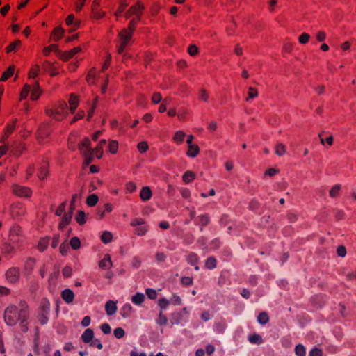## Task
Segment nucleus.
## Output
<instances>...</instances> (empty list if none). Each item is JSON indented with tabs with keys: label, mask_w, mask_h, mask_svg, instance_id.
Returning a JSON list of instances; mask_svg holds the SVG:
<instances>
[{
	"label": "nucleus",
	"mask_w": 356,
	"mask_h": 356,
	"mask_svg": "<svg viewBox=\"0 0 356 356\" xmlns=\"http://www.w3.org/2000/svg\"><path fill=\"white\" fill-rule=\"evenodd\" d=\"M136 24V20L135 19H132L129 24V28L122 29L119 33L120 42L117 44V51L118 55H122L123 57H124V49L128 45L129 41L131 39L132 33L135 29Z\"/></svg>",
	"instance_id": "f03ea898"
},
{
	"label": "nucleus",
	"mask_w": 356,
	"mask_h": 356,
	"mask_svg": "<svg viewBox=\"0 0 356 356\" xmlns=\"http://www.w3.org/2000/svg\"><path fill=\"white\" fill-rule=\"evenodd\" d=\"M156 322L159 325H166L168 323V318L167 317L163 314V312H160L159 316L157 319L156 320Z\"/></svg>",
	"instance_id": "4c0bfd02"
},
{
	"label": "nucleus",
	"mask_w": 356,
	"mask_h": 356,
	"mask_svg": "<svg viewBox=\"0 0 356 356\" xmlns=\"http://www.w3.org/2000/svg\"><path fill=\"white\" fill-rule=\"evenodd\" d=\"M148 144L147 142L142 141L138 144V149L140 152L144 153L148 149Z\"/></svg>",
	"instance_id": "13d9d810"
},
{
	"label": "nucleus",
	"mask_w": 356,
	"mask_h": 356,
	"mask_svg": "<svg viewBox=\"0 0 356 356\" xmlns=\"http://www.w3.org/2000/svg\"><path fill=\"white\" fill-rule=\"evenodd\" d=\"M54 40L56 41H58L60 40L64 33V30L60 27H56L54 30Z\"/></svg>",
	"instance_id": "37998d69"
},
{
	"label": "nucleus",
	"mask_w": 356,
	"mask_h": 356,
	"mask_svg": "<svg viewBox=\"0 0 356 356\" xmlns=\"http://www.w3.org/2000/svg\"><path fill=\"white\" fill-rule=\"evenodd\" d=\"M118 148V142L115 140H112L110 142L108 145L109 152L112 154H115L117 152Z\"/></svg>",
	"instance_id": "de8ad7c7"
},
{
	"label": "nucleus",
	"mask_w": 356,
	"mask_h": 356,
	"mask_svg": "<svg viewBox=\"0 0 356 356\" xmlns=\"http://www.w3.org/2000/svg\"><path fill=\"white\" fill-rule=\"evenodd\" d=\"M48 169L47 166L44 165L40 168L39 172L38 173V177L40 179H45L48 175Z\"/></svg>",
	"instance_id": "473e14b6"
},
{
	"label": "nucleus",
	"mask_w": 356,
	"mask_h": 356,
	"mask_svg": "<svg viewBox=\"0 0 356 356\" xmlns=\"http://www.w3.org/2000/svg\"><path fill=\"white\" fill-rule=\"evenodd\" d=\"M132 309V307L131 304L126 303L123 305L121 309L120 314L123 318H127L129 316L131 311Z\"/></svg>",
	"instance_id": "aec40b11"
},
{
	"label": "nucleus",
	"mask_w": 356,
	"mask_h": 356,
	"mask_svg": "<svg viewBox=\"0 0 356 356\" xmlns=\"http://www.w3.org/2000/svg\"><path fill=\"white\" fill-rule=\"evenodd\" d=\"M170 302L165 298H163L159 300L158 305L162 309H165L170 305Z\"/></svg>",
	"instance_id": "6e6d98bb"
},
{
	"label": "nucleus",
	"mask_w": 356,
	"mask_h": 356,
	"mask_svg": "<svg viewBox=\"0 0 356 356\" xmlns=\"http://www.w3.org/2000/svg\"><path fill=\"white\" fill-rule=\"evenodd\" d=\"M248 340L251 343L260 344L262 342L261 337L257 334L250 335Z\"/></svg>",
	"instance_id": "f704fd0d"
},
{
	"label": "nucleus",
	"mask_w": 356,
	"mask_h": 356,
	"mask_svg": "<svg viewBox=\"0 0 356 356\" xmlns=\"http://www.w3.org/2000/svg\"><path fill=\"white\" fill-rule=\"evenodd\" d=\"M25 213L24 209L21 204H16L11 207V214L14 218L23 216Z\"/></svg>",
	"instance_id": "0eeeda50"
},
{
	"label": "nucleus",
	"mask_w": 356,
	"mask_h": 356,
	"mask_svg": "<svg viewBox=\"0 0 356 356\" xmlns=\"http://www.w3.org/2000/svg\"><path fill=\"white\" fill-rule=\"evenodd\" d=\"M21 232V228L18 225H13L10 229V241L13 243L18 242Z\"/></svg>",
	"instance_id": "39448f33"
},
{
	"label": "nucleus",
	"mask_w": 356,
	"mask_h": 356,
	"mask_svg": "<svg viewBox=\"0 0 356 356\" xmlns=\"http://www.w3.org/2000/svg\"><path fill=\"white\" fill-rule=\"evenodd\" d=\"M99 200V197L95 194L90 195L86 199V204L89 207H94Z\"/></svg>",
	"instance_id": "4be33fe9"
},
{
	"label": "nucleus",
	"mask_w": 356,
	"mask_h": 356,
	"mask_svg": "<svg viewBox=\"0 0 356 356\" xmlns=\"http://www.w3.org/2000/svg\"><path fill=\"white\" fill-rule=\"evenodd\" d=\"M337 253L339 257H344L346 255V247L343 245L338 246Z\"/></svg>",
	"instance_id": "052dcab7"
},
{
	"label": "nucleus",
	"mask_w": 356,
	"mask_h": 356,
	"mask_svg": "<svg viewBox=\"0 0 356 356\" xmlns=\"http://www.w3.org/2000/svg\"><path fill=\"white\" fill-rule=\"evenodd\" d=\"M188 52L191 56H194L197 54L198 48L196 45L191 44L188 48Z\"/></svg>",
	"instance_id": "0e129e2a"
},
{
	"label": "nucleus",
	"mask_w": 356,
	"mask_h": 356,
	"mask_svg": "<svg viewBox=\"0 0 356 356\" xmlns=\"http://www.w3.org/2000/svg\"><path fill=\"white\" fill-rule=\"evenodd\" d=\"M152 193L149 186H143L140 193V199L143 201H148L152 197Z\"/></svg>",
	"instance_id": "9b49d317"
},
{
	"label": "nucleus",
	"mask_w": 356,
	"mask_h": 356,
	"mask_svg": "<svg viewBox=\"0 0 356 356\" xmlns=\"http://www.w3.org/2000/svg\"><path fill=\"white\" fill-rule=\"evenodd\" d=\"M46 113L49 116L54 118L56 120H60V118L56 116V115H60V111H54L53 109H47L46 111Z\"/></svg>",
	"instance_id": "bf43d9fd"
},
{
	"label": "nucleus",
	"mask_w": 356,
	"mask_h": 356,
	"mask_svg": "<svg viewBox=\"0 0 356 356\" xmlns=\"http://www.w3.org/2000/svg\"><path fill=\"white\" fill-rule=\"evenodd\" d=\"M114 335L117 339H121L124 337L125 332L124 330L121 327H118L114 330Z\"/></svg>",
	"instance_id": "4d7b16f0"
},
{
	"label": "nucleus",
	"mask_w": 356,
	"mask_h": 356,
	"mask_svg": "<svg viewBox=\"0 0 356 356\" xmlns=\"http://www.w3.org/2000/svg\"><path fill=\"white\" fill-rule=\"evenodd\" d=\"M106 140H101L95 149H92V152L94 153V154L96 155L97 159L102 158L103 155V147L106 144Z\"/></svg>",
	"instance_id": "ddd939ff"
},
{
	"label": "nucleus",
	"mask_w": 356,
	"mask_h": 356,
	"mask_svg": "<svg viewBox=\"0 0 356 356\" xmlns=\"http://www.w3.org/2000/svg\"><path fill=\"white\" fill-rule=\"evenodd\" d=\"M112 234L108 231L104 232L101 236V240L105 244L110 243L112 241Z\"/></svg>",
	"instance_id": "bb28decb"
},
{
	"label": "nucleus",
	"mask_w": 356,
	"mask_h": 356,
	"mask_svg": "<svg viewBox=\"0 0 356 356\" xmlns=\"http://www.w3.org/2000/svg\"><path fill=\"white\" fill-rule=\"evenodd\" d=\"M58 46L56 44H52L49 47H47L44 49L43 53L45 56H48L51 51H54L58 54Z\"/></svg>",
	"instance_id": "c03bdc74"
},
{
	"label": "nucleus",
	"mask_w": 356,
	"mask_h": 356,
	"mask_svg": "<svg viewBox=\"0 0 356 356\" xmlns=\"http://www.w3.org/2000/svg\"><path fill=\"white\" fill-rule=\"evenodd\" d=\"M29 309L27 303L20 300L18 305H10L4 311V321L9 326H13L19 322L23 332L28 331V318Z\"/></svg>",
	"instance_id": "f257e3e1"
},
{
	"label": "nucleus",
	"mask_w": 356,
	"mask_h": 356,
	"mask_svg": "<svg viewBox=\"0 0 356 356\" xmlns=\"http://www.w3.org/2000/svg\"><path fill=\"white\" fill-rule=\"evenodd\" d=\"M341 189V185L340 184H335L330 191V196L331 197H335L337 196V195L339 193V191Z\"/></svg>",
	"instance_id": "a18cd8bd"
},
{
	"label": "nucleus",
	"mask_w": 356,
	"mask_h": 356,
	"mask_svg": "<svg viewBox=\"0 0 356 356\" xmlns=\"http://www.w3.org/2000/svg\"><path fill=\"white\" fill-rule=\"evenodd\" d=\"M70 246L73 250H78L81 246L80 239L76 237H72L70 241Z\"/></svg>",
	"instance_id": "c9c22d12"
},
{
	"label": "nucleus",
	"mask_w": 356,
	"mask_h": 356,
	"mask_svg": "<svg viewBox=\"0 0 356 356\" xmlns=\"http://www.w3.org/2000/svg\"><path fill=\"white\" fill-rule=\"evenodd\" d=\"M66 204H67L66 202H63V203H61L59 205V207L57 208V209L56 211V216H61L64 213L65 210Z\"/></svg>",
	"instance_id": "5fc2aeb1"
},
{
	"label": "nucleus",
	"mask_w": 356,
	"mask_h": 356,
	"mask_svg": "<svg viewBox=\"0 0 356 356\" xmlns=\"http://www.w3.org/2000/svg\"><path fill=\"white\" fill-rule=\"evenodd\" d=\"M100 5L99 0H94L92 6V10L93 13L94 17L97 19L102 18L104 16V13L102 12L99 10V6Z\"/></svg>",
	"instance_id": "6e6552de"
},
{
	"label": "nucleus",
	"mask_w": 356,
	"mask_h": 356,
	"mask_svg": "<svg viewBox=\"0 0 356 356\" xmlns=\"http://www.w3.org/2000/svg\"><path fill=\"white\" fill-rule=\"evenodd\" d=\"M6 277L7 280L12 283H16L19 279V270L17 268H10L6 271Z\"/></svg>",
	"instance_id": "20e7f679"
},
{
	"label": "nucleus",
	"mask_w": 356,
	"mask_h": 356,
	"mask_svg": "<svg viewBox=\"0 0 356 356\" xmlns=\"http://www.w3.org/2000/svg\"><path fill=\"white\" fill-rule=\"evenodd\" d=\"M2 250L5 253L10 254L14 250V246L9 243H5L2 245Z\"/></svg>",
	"instance_id": "603ef678"
},
{
	"label": "nucleus",
	"mask_w": 356,
	"mask_h": 356,
	"mask_svg": "<svg viewBox=\"0 0 356 356\" xmlns=\"http://www.w3.org/2000/svg\"><path fill=\"white\" fill-rule=\"evenodd\" d=\"M144 10V6L140 3L137 2L136 4L130 7L129 10L133 15H140Z\"/></svg>",
	"instance_id": "f8f14e48"
},
{
	"label": "nucleus",
	"mask_w": 356,
	"mask_h": 356,
	"mask_svg": "<svg viewBox=\"0 0 356 356\" xmlns=\"http://www.w3.org/2000/svg\"><path fill=\"white\" fill-rule=\"evenodd\" d=\"M81 197V195L78 194H74L72 198V200L70 202V212H72V214H73V211L75 209V202L77 199Z\"/></svg>",
	"instance_id": "09e8293b"
},
{
	"label": "nucleus",
	"mask_w": 356,
	"mask_h": 356,
	"mask_svg": "<svg viewBox=\"0 0 356 356\" xmlns=\"http://www.w3.org/2000/svg\"><path fill=\"white\" fill-rule=\"evenodd\" d=\"M285 152H286V147L283 144L279 143L276 145L275 152L277 156H283Z\"/></svg>",
	"instance_id": "ea45409f"
},
{
	"label": "nucleus",
	"mask_w": 356,
	"mask_h": 356,
	"mask_svg": "<svg viewBox=\"0 0 356 356\" xmlns=\"http://www.w3.org/2000/svg\"><path fill=\"white\" fill-rule=\"evenodd\" d=\"M146 295L147 296V297L150 299V300H154L157 297V293L156 291L153 289H150V288H148L146 289Z\"/></svg>",
	"instance_id": "3c124183"
},
{
	"label": "nucleus",
	"mask_w": 356,
	"mask_h": 356,
	"mask_svg": "<svg viewBox=\"0 0 356 356\" xmlns=\"http://www.w3.org/2000/svg\"><path fill=\"white\" fill-rule=\"evenodd\" d=\"M108 264L111 265V257L108 254H106L103 259L99 263V266L101 268H106L108 267Z\"/></svg>",
	"instance_id": "c756f323"
},
{
	"label": "nucleus",
	"mask_w": 356,
	"mask_h": 356,
	"mask_svg": "<svg viewBox=\"0 0 356 356\" xmlns=\"http://www.w3.org/2000/svg\"><path fill=\"white\" fill-rule=\"evenodd\" d=\"M217 261L215 257H209L205 262V266L209 270H213L216 267Z\"/></svg>",
	"instance_id": "412c9836"
},
{
	"label": "nucleus",
	"mask_w": 356,
	"mask_h": 356,
	"mask_svg": "<svg viewBox=\"0 0 356 356\" xmlns=\"http://www.w3.org/2000/svg\"><path fill=\"white\" fill-rule=\"evenodd\" d=\"M79 149L81 152H92V148L90 147V141L88 138H85L83 140L79 145Z\"/></svg>",
	"instance_id": "4468645a"
},
{
	"label": "nucleus",
	"mask_w": 356,
	"mask_h": 356,
	"mask_svg": "<svg viewBox=\"0 0 356 356\" xmlns=\"http://www.w3.org/2000/svg\"><path fill=\"white\" fill-rule=\"evenodd\" d=\"M13 193L22 197H29L32 194L31 190L26 186H13Z\"/></svg>",
	"instance_id": "7ed1b4c3"
},
{
	"label": "nucleus",
	"mask_w": 356,
	"mask_h": 356,
	"mask_svg": "<svg viewBox=\"0 0 356 356\" xmlns=\"http://www.w3.org/2000/svg\"><path fill=\"white\" fill-rule=\"evenodd\" d=\"M93 338L94 332L90 328H87L85 330V331L81 334V339L86 343H90L94 339Z\"/></svg>",
	"instance_id": "1a4fd4ad"
},
{
	"label": "nucleus",
	"mask_w": 356,
	"mask_h": 356,
	"mask_svg": "<svg viewBox=\"0 0 356 356\" xmlns=\"http://www.w3.org/2000/svg\"><path fill=\"white\" fill-rule=\"evenodd\" d=\"M14 66H10L6 72H3L1 77L0 78V81H5L9 77H10L14 72Z\"/></svg>",
	"instance_id": "393cba45"
},
{
	"label": "nucleus",
	"mask_w": 356,
	"mask_h": 356,
	"mask_svg": "<svg viewBox=\"0 0 356 356\" xmlns=\"http://www.w3.org/2000/svg\"><path fill=\"white\" fill-rule=\"evenodd\" d=\"M46 70L48 71L51 76H55L58 74L57 70L54 67L52 63L47 62L45 66Z\"/></svg>",
	"instance_id": "a19ab883"
},
{
	"label": "nucleus",
	"mask_w": 356,
	"mask_h": 356,
	"mask_svg": "<svg viewBox=\"0 0 356 356\" xmlns=\"http://www.w3.org/2000/svg\"><path fill=\"white\" fill-rule=\"evenodd\" d=\"M49 238H42L38 243V249L40 251L43 252L48 246Z\"/></svg>",
	"instance_id": "e433bc0d"
},
{
	"label": "nucleus",
	"mask_w": 356,
	"mask_h": 356,
	"mask_svg": "<svg viewBox=\"0 0 356 356\" xmlns=\"http://www.w3.org/2000/svg\"><path fill=\"white\" fill-rule=\"evenodd\" d=\"M185 137V134L182 131H178L175 133L174 136V140L177 142L181 143L183 142Z\"/></svg>",
	"instance_id": "864d4df0"
},
{
	"label": "nucleus",
	"mask_w": 356,
	"mask_h": 356,
	"mask_svg": "<svg viewBox=\"0 0 356 356\" xmlns=\"http://www.w3.org/2000/svg\"><path fill=\"white\" fill-rule=\"evenodd\" d=\"M200 152V148L197 145H188V150L187 152V155L189 157L194 158Z\"/></svg>",
	"instance_id": "6ab92c4d"
},
{
	"label": "nucleus",
	"mask_w": 356,
	"mask_h": 356,
	"mask_svg": "<svg viewBox=\"0 0 356 356\" xmlns=\"http://www.w3.org/2000/svg\"><path fill=\"white\" fill-rule=\"evenodd\" d=\"M200 220V225L207 226L210 223V218L208 214H202L198 216Z\"/></svg>",
	"instance_id": "cd10ccee"
},
{
	"label": "nucleus",
	"mask_w": 356,
	"mask_h": 356,
	"mask_svg": "<svg viewBox=\"0 0 356 356\" xmlns=\"http://www.w3.org/2000/svg\"><path fill=\"white\" fill-rule=\"evenodd\" d=\"M61 298L67 304L73 302L74 299V293L70 289H65L61 292Z\"/></svg>",
	"instance_id": "423d86ee"
},
{
	"label": "nucleus",
	"mask_w": 356,
	"mask_h": 356,
	"mask_svg": "<svg viewBox=\"0 0 356 356\" xmlns=\"http://www.w3.org/2000/svg\"><path fill=\"white\" fill-rule=\"evenodd\" d=\"M145 300V295L143 293H136L132 296L131 301L134 305H140Z\"/></svg>",
	"instance_id": "a211bd4d"
},
{
	"label": "nucleus",
	"mask_w": 356,
	"mask_h": 356,
	"mask_svg": "<svg viewBox=\"0 0 356 356\" xmlns=\"http://www.w3.org/2000/svg\"><path fill=\"white\" fill-rule=\"evenodd\" d=\"M72 218V212H69L68 213H64L62 217L61 222L59 223L58 228L60 229H64V227H66L70 223Z\"/></svg>",
	"instance_id": "2eb2a0df"
},
{
	"label": "nucleus",
	"mask_w": 356,
	"mask_h": 356,
	"mask_svg": "<svg viewBox=\"0 0 356 356\" xmlns=\"http://www.w3.org/2000/svg\"><path fill=\"white\" fill-rule=\"evenodd\" d=\"M74 17L73 15H70L67 16V17L66 18V24L67 25H72L74 26L73 28H72L70 31V32H72L74 31L77 27H79V24H80V21H76V22H74Z\"/></svg>",
	"instance_id": "f3484780"
},
{
	"label": "nucleus",
	"mask_w": 356,
	"mask_h": 356,
	"mask_svg": "<svg viewBox=\"0 0 356 356\" xmlns=\"http://www.w3.org/2000/svg\"><path fill=\"white\" fill-rule=\"evenodd\" d=\"M258 322L261 325H265L269 321V317L266 312H262L257 316Z\"/></svg>",
	"instance_id": "5701e85b"
},
{
	"label": "nucleus",
	"mask_w": 356,
	"mask_h": 356,
	"mask_svg": "<svg viewBox=\"0 0 356 356\" xmlns=\"http://www.w3.org/2000/svg\"><path fill=\"white\" fill-rule=\"evenodd\" d=\"M118 309L116 302L113 300H108L105 305V310L108 316L113 315Z\"/></svg>",
	"instance_id": "9d476101"
},
{
	"label": "nucleus",
	"mask_w": 356,
	"mask_h": 356,
	"mask_svg": "<svg viewBox=\"0 0 356 356\" xmlns=\"http://www.w3.org/2000/svg\"><path fill=\"white\" fill-rule=\"evenodd\" d=\"M198 260L199 257L197 254L193 252L190 253L187 257V261L188 264H190L192 266H195L198 262Z\"/></svg>",
	"instance_id": "2f4dec72"
},
{
	"label": "nucleus",
	"mask_w": 356,
	"mask_h": 356,
	"mask_svg": "<svg viewBox=\"0 0 356 356\" xmlns=\"http://www.w3.org/2000/svg\"><path fill=\"white\" fill-rule=\"evenodd\" d=\"M147 231V230L145 227L140 225V226L136 227L135 234L138 236H143L145 234Z\"/></svg>",
	"instance_id": "680f3d73"
},
{
	"label": "nucleus",
	"mask_w": 356,
	"mask_h": 356,
	"mask_svg": "<svg viewBox=\"0 0 356 356\" xmlns=\"http://www.w3.org/2000/svg\"><path fill=\"white\" fill-rule=\"evenodd\" d=\"M322 354L323 353L321 349L314 348L309 351V356H322Z\"/></svg>",
	"instance_id": "774afa93"
},
{
	"label": "nucleus",
	"mask_w": 356,
	"mask_h": 356,
	"mask_svg": "<svg viewBox=\"0 0 356 356\" xmlns=\"http://www.w3.org/2000/svg\"><path fill=\"white\" fill-rule=\"evenodd\" d=\"M294 350L297 356H305L306 355L305 348L300 343L296 346Z\"/></svg>",
	"instance_id": "7c9ffc66"
},
{
	"label": "nucleus",
	"mask_w": 356,
	"mask_h": 356,
	"mask_svg": "<svg viewBox=\"0 0 356 356\" xmlns=\"http://www.w3.org/2000/svg\"><path fill=\"white\" fill-rule=\"evenodd\" d=\"M31 90V87L30 85L26 84L20 94L21 99H25L29 95V92Z\"/></svg>",
	"instance_id": "49530a36"
},
{
	"label": "nucleus",
	"mask_w": 356,
	"mask_h": 356,
	"mask_svg": "<svg viewBox=\"0 0 356 356\" xmlns=\"http://www.w3.org/2000/svg\"><path fill=\"white\" fill-rule=\"evenodd\" d=\"M78 99L76 97H75L74 95H72L70 99L69 103L70 105V111L72 113H74L77 106H78Z\"/></svg>",
	"instance_id": "a878e982"
},
{
	"label": "nucleus",
	"mask_w": 356,
	"mask_h": 356,
	"mask_svg": "<svg viewBox=\"0 0 356 356\" xmlns=\"http://www.w3.org/2000/svg\"><path fill=\"white\" fill-rule=\"evenodd\" d=\"M310 38V35L307 33H302L299 37V42L301 44H306Z\"/></svg>",
	"instance_id": "e2e57ef3"
},
{
	"label": "nucleus",
	"mask_w": 356,
	"mask_h": 356,
	"mask_svg": "<svg viewBox=\"0 0 356 356\" xmlns=\"http://www.w3.org/2000/svg\"><path fill=\"white\" fill-rule=\"evenodd\" d=\"M40 94L39 86L36 83L34 88L31 90V98L32 100H36Z\"/></svg>",
	"instance_id": "79ce46f5"
},
{
	"label": "nucleus",
	"mask_w": 356,
	"mask_h": 356,
	"mask_svg": "<svg viewBox=\"0 0 356 356\" xmlns=\"http://www.w3.org/2000/svg\"><path fill=\"white\" fill-rule=\"evenodd\" d=\"M162 100V96L159 92H155L152 97V101L154 104H159Z\"/></svg>",
	"instance_id": "338daca9"
},
{
	"label": "nucleus",
	"mask_w": 356,
	"mask_h": 356,
	"mask_svg": "<svg viewBox=\"0 0 356 356\" xmlns=\"http://www.w3.org/2000/svg\"><path fill=\"white\" fill-rule=\"evenodd\" d=\"M49 314H44V313H40L39 314V321L42 325H45L48 323L49 318H48Z\"/></svg>",
	"instance_id": "69168bd1"
},
{
	"label": "nucleus",
	"mask_w": 356,
	"mask_h": 356,
	"mask_svg": "<svg viewBox=\"0 0 356 356\" xmlns=\"http://www.w3.org/2000/svg\"><path fill=\"white\" fill-rule=\"evenodd\" d=\"M62 60L66 61L71 58L72 56L70 54L69 51L62 52L60 50H58L57 54Z\"/></svg>",
	"instance_id": "8fccbe9b"
},
{
	"label": "nucleus",
	"mask_w": 356,
	"mask_h": 356,
	"mask_svg": "<svg viewBox=\"0 0 356 356\" xmlns=\"http://www.w3.org/2000/svg\"><path fill=\"white\" fill-rule=\"evenodd\" d=\"M50 311V303L47 300L44 299L41 305V312L44 314H49Z\"/></svg>",
	"instance_id": "58836bf2"
},
{
	"label": "nucleus",
	"mask_w": 356,
	"mask_h": 356,
	"mask_svg": "<svg viewBox=\"0 0 356 356\" xmlns=\"http://www.w3.org/2000/svg\"><path fill=\"white\" fill-rule=\"evenodd\" d=\"M76 220L79 225H83L86 222V213L83 211H79L76 215Z\"/></svg>",
	"instance_id": "72a5a7b5"
},
{
	"label": "nucleus",
	"mask_w": 356,
	"mask_h": 356,
	"mask_svg": "<svg viewBox=\"0 0 356 356\" xmlns=\"http://www.w3.org/2000/svg\"><path fill=\"white\" fill-rule=\"evenodd\" d=\"M49 135L50 131L47 126L42 127L38 129V137L40 142L44 140Z\"/></svg>",
	"instance_id": "dca6fc26"
},
{
	"label": "nucleus",
	"mask_w": 356,
	"mask_h": 356,
	"mask_svg": "<svg viewBox=\"0 0 356 356\" xmlns=\"http://www.w3.org/2000/svg\"><path fill=\"white\" fill-rule=\"evenodd\" d=\"M195 174L191 171H186L182 177L183 181L188 184L195 179Z\"/></svg>",
	"instance_id": "c85d7f7f"
},
{
	"label": "nucleus",
	"mask_w": 356,
	"mask_h": 356,
	"mask_svg": "<svg viewBox=\"0 0 356 356\" xmlns=\"http://www.w3.org/2000/svg\"><path fill=\"white\" fill-rule=\"evenodd\" d=\"M82 154L85 156V161L83 162V165L86 166L90 165L93 161L94 153L92 152L89 151V152H82Z\"/></svg>",
	"instance_id": "b1692460"
}]
</instances>
